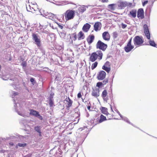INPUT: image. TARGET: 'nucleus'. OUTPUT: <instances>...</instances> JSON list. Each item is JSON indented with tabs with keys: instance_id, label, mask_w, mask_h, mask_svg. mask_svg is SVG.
Wrapping results in <instances>:
<instances>
[{
	"instance_id": "27",
	"label": "nucleus",
	"mask_w": 157,
	"mask_h": 157,
	"mask_svg": "<svg viewBox=\"0 0 157 157\" xmlns=\"http://www.w3.org/2000/svg\"><path fill=\"white\" fill-rule=\"evenodd\" d=\"M106 117L108 120L113 119L115 118L113 114H109L108 112H107Z\"/></svg>"
},
{
	"instance_id": "3",
	"label": "nucleus",
	"mask_w": 157,
	"mask_h": 157,
	"mask_svg": "<svg viewBox=\"0 0 157 157\" xmlns=\"http://www.w3.org/2000/svg\"><path fill=\"white\" fill-rule=\"evenodd\" d=\"M134 44L136 47L142 46L144 42V40L142 36H136L133 40Z\"/></svg>"
},
{
	"instance_id": "52",
	"label": "nucleus",
	"mask_w": 157,
	"mask_h": 157,
	"mask_svg": "<svg viewBox=\"0 0 157 157\" xmlns=\"http://www.w3.org/2000/svg\"><path fill=\"white\" fill-rule=\"evenodd\" d=\"M1 68H2L1 66V65H0V70H1Z\"/></svg>"
},
{
	"instance_id": "37",
	"label": "nucleus",
	"mask_w": 157,
	"mask_h": 157,
	"mask_svg": "<svg viewBox=\"0 0 157 157\" xmlns=\"http://www.w3.org/2000/svg\"><path fill=\"white\" fill-rule=\"evenodd\" d=\"M114 5H115V4H112L109 5V6L110 7L111 9L114 10L115 9V8L114 7Z\"/></svg>"
},
{
	"instance_id": "11",
	"label": "nucleus",
	"mask_w": 157,
	"mask_h": 157,
	"mask_svg": "<svg viewBox=\"0 0 157 157\" xmlns=\"http://www.w3.org/2000/svg\"><path fill=\"white\" fill-rule=\"evenodd\" d=\"M101 96L104 101L107 102L108 100L109 99V97L107 90H103L102 92Z\"/></svg>"
},
{
	"instance_id": "33",
	"label": "nucleus",
	"mask_w": 157,
	"mask_h": 157,
	"mask_svg": "<svg viewBox=\"0 0 157 157\" xmlns=\"http://www.w3.org/2000/svg\"><path fill=\"white\" fill-rule=\"evenodd\" d=\"M102 85H103L102 82H98L97 83L96 86L97 87H98V88H99L102 86Z\"/></svg>"
},
{
	"instance_id": "25",
	"label": "nucleus",
	"mask_w": 157,
	"mask_h": 157,
	"mask_svg": "<svg viewBox=\"0 0 157 157\" xmlns=\"http://www.w3.org/2000/svg\"><path fill=\"white\" fill-rule=\"evenodd\" d=\"M106 117L104 116L103 114H101L100 118L99 117V122L100 123H102V122L106 121Z\"/></svg>"
},
{
	"instance_id": "53",
	"label": "nucleus",
	"mask_w": 157,
	"mask_h": 157,
	"mask_svg": "<svg viewBox=\"0 0 157 157\" xmlns=\"http://www.w3.org/2000/svg\"><path fill=\"white\" fill-rule=\"evenodd\" d=\"M29 7H30H30H31V6H30V5H29Z\"/></svg>"
},
{
	"instance_id": "14",
	"label": "nucleus",
	"mask_w": 157,
	"mask_h": 157,
	"mask_svg": "<svg viewBox=\"0 0 157 157\" xmlns=\"http://www.w3.org/2000/svg\"><path fill=\"white\" fill-rule=\"evenodd\" d=\"M102 25L101 23L100 22H95L94 25V29L96 31H98V30H100L101 28Z\"/></svg>"
},
{
	"instance_id": "6",
	"label": "nucleus",
	"mask_w": 157,
	"mask_h": 157,
	"mask_svg": "<svg viewBox=\"0 0 157 157\" xmlns=\"http://www.w3.org/2000/svg\"><path fill=\"white\" fill-rule=\"evenodd\" d=\"M111 64L109 61H106L102 66V68L107 73H109L111 70Z\"/></svg>"
},
{
	"instance_id": "46",
	"label": "nucleus",
	"mask_w": 157,
	"mask_h": 157,
	"mask_svg": "<svg viewBox=\"0 0 157 157\" xmlns=\"http://www.w3.org/2000/svg\"><path fill=\"white\" fill-rule=\"evenodd\" d=\"M87 108L90 111V110H90L91 106L90 105L88 106L87 107Z\"/></svg>"
},
{
	"instance_id": "5",
	"label": "nucleus",
	"mask_w": 157,
	"mask_h": 157,
	"mask_svg": "<svg viewBox=\"0 0 157 157\" xmlns=\"http://www.w3.org/2000/svg\"><path fill=\"white\" fill-rule=\"evenodd\" d=\"M132 38L130 39L127 45L124 47V49L126 52H129L133 49L134 46L132 44Z\"/></svg>"
},
{
	"instance_id": "39",
	"label": "nucleus",
	"mask_w": 157,
	"mask_h": 157,
	"mask_svg": "<svg viewBox=\"0 0 157 157\" xmlns=\"http://www.w3.org/2000/svg\"><path fill=\"white\" fill-rule=\"evenodd\" d=\"M82 95L81 94V92H78V94H77V97L79 98H81L82 97Z\"/></svg>"
},
{
	"instance_id": "2",
	"label": "nucleus",
	"mask_w": 157,
	"mask_h": 157,
	"mask_svg": "<svg viewBox=\"0 0 157 157\" xmlns=\"http://www.w3.org/2000/svg\"><path fill=\"white\" fill-rule=\"evenodd\" d=\"M64 17L66 21H68L74 18L75 15V11L74 10H67L64 13Z\"/></svg>"
},
{
	"instance_id": "44",
	"label": "nucleus",
	"mask_w": 157,
	"mask_h": 157,
	"mask_svg": "<svg viewBox=\"0 0 157 157\" xmlns=\"http://www.w3.org/2000/svg\"><path fill=\"white\" fill-rule=\"evenodd\" d=\"M101 2H102V3H105V2H108V0H101Z\"/></svg>"
},
{
	"instance_id": "1",
	"label": "nucleus",
	"mask_w": 157,
	"mask_h": 157,
	"mask_svg": "<svg viewBox=\"0 0 157 157\" xmlns=\"http://www.w3.org/2000/svg\"><path fill=\"white\" fill-rule=\"evenodd\" d=\"M103 54L100 50H97L90 55L89 60L90 62H94L96 60L100 61L102 59Z\"/></svg>"
},
{
	"instance_id": "21",
	"label": "nucleus",
	"mask_w": 157,
	"mask_h": 157,
	"mask_svg": "<svg viewBox=\"0 0 157 157\" xmlns=\"http://www.w3.org/2000/svg\"><path fill=\"white\" fill-rule=\"evenodd\" d=\"M91 122L93 125H97V124H100L99 117L92 118L91 120Z\"/></svg>"
},
{
	"instance_id": "15",
	"label": "nucleus",
	"mask_w": 157,
	"mask_h": 157,
	"mask_svg": "<svg viewBox=\"0 0 157 157\" xmlns=\"http://www.w3.org/2000/svg\"><path fill=\"white\" fill-rule=\"evenodd\" d=\"M65 101L67 102L66 103V107L67 109H69V108L71 107L73 103V101L71 100L69 97L67 98Z\"/></svg>"
},
{
	"instance_id": "36",
	"label": "nucleus",
	"mask_w": 157,
	"mask_h": 157,
	"mask_svg": "<svg viewBox=\"0 0 157 157\" xmlns=\"http://www.w3.org/2000/svg\"><path fill=\"white\" fill-rule=\"evenodd\" d=\"M108 82V80L107 79H105L103 80V81H102V85H106V83Z\"/></svg>"
},
{
	"instance_id": "28",
	"label": "nucleus",
	"mask_w": 157,
	"mask_h": 157,
	"mask_svg": "<svg viewBox=\"0 0 157 157\" xmlns=\"http://www.w3.org/2000/svg\"><path fill=\"white\" fill-rule=\"evenodd\" d=\"M98 65V62L97 61H95L91 65V68L92 70L94 69Z\"/></svg>"
},
{
	"instance_id": "35",
	"label": "nucleus",
	"mask_w": 157,
	"mask_h": 157,
	"mask_svg": "<svg viewBox=\"0 0 157 157\" xmlns=\"http://www.w3.org/2000/svg\"><path fill=\"white\" fill-rule=\"evenodd\" d=\"M27 145L26 144H21V143H19L18 145L20 147H24V146H25Z\"/></svg>"
},
{
	"instance_id": "34",
	"label": "nucleus",
	"mask_w": 157,
	"mask_h": 157,
	"mask_svg": "<svg viewBox=\"0 0 157 157\" xmlns=\"http://www.w3.org/2000/svg\"><path fill=\"white\" fill-rule=\"evenodd\" d=\"M118 36L117 32H114L113 33V37L114 38H116Z\"/></svg>"
},
{
	"instance_id": "26",
	"label": "nucleus",
	"mask_w": 157,
	"mask_h": 157,
	"mask_svg": "<svg viewBox=\"0 0 157 157\" xmlns=\"http://www.w3.org/2000/svg\"><path fill=\"white\" fill-rule=\"evenodd\" d=\"M101 110L102 113L105 114L107 116L108 112L107 108H105V107H101Z\"/></svg>"
},
{
	"instance_id": "19",
	"label": "nucleus",
	"mask_w": 157,
	"mask_h": 157,
	"mask_svg": "<svg viewBox=\"0 0 157 157\" xmlns=\"http://www.w3.org/2000/svg\"><path fill=\"white\" fill-rule=\"evenodd\" d=\"M128 5H129V4L127 2H120L118 5V7L121 9H122V8L126 7V6H128Z\"/></svg>"
},
{
	"instance_id": "16",
	"label": "nucleus",
	"mask_w": 157,
	"mask_h": 157,
	"mask_svg": "<svg viewBox=\"0 0 157 157\" xmlns=\"http://www.w3.org/2000/svg\"><path fill=\"white\" fill-rule=\"evenodd\" d=\"M137 17L139 18L143 19L144 18V11L142 9H140L137 11Z\"/></svg>"
},
{
	"instance_id": "12",
	"label": "nucleus",
	"mask_w": 157,
	"mask_h": 157,
	"mask_svg": "<svg viewBox=\"0 0 157 157\" xmlns=\"http://www.w3.org/2000/svg\"><path fill=\"white\" fill-rule=\"evenodd\" d=\"M144 33L147 37V38L150 40V33L147 25H146V24L144 25Z\"/></svg>"
},
{
	"instance_id": "31",
	"label": "nucleus",
	"mask_w": 157,
	"mask_h": 157,
	"mask_svg": "<svg viewBox=\"0 0 157 157\" xmlns=\"http://www.w3.org/2000/svg\"><path fill=\"white\" fill-rule=\"evenodd\" d=\"M35 129L36 131L39 132L41 134V132H40V127L36 126L35 127Z\"/></svg>"
},
{
	"instance_id": "29",
	"label": "nucleus",
	"mask_w": 157,
	"mask_h": 157,
	"mask_svg": "<svg viewBox=\"0 0 157 157\" xmlns=\"http://www.w3.org/2000/svg\"><path fill=\"white\" fill-rule=\"evenodd\" d=\"M86 10V8L84 7H80L78 8V11L80 12L83 13Z\"/></svg>"
},
{
	"instance_id": "54",
	"label": "nucleus",
	"mask_w": 157,
	"mask_h": 157,
	"mask_svg": "<svg viewBox=\"0 0 157 157\" xmlns=\"http://www.w3.org/2000/svg\"><path fill=\"white\" fill-rule=\"evenodd\" d=\"M27 10H28V8H27Z\"/></svg>"
},
{
	"instance_id": "20",
	"label": "nucleus",
	"mask_w": 157,
	"mask_h": 157,
	"mask_svg": "<svg viewBox=\"0 0 157 157\" xmlns=\"http://www.w3.org/2000/svg\"><path fill=\"white\" fill-rule=\"evenodd\" d=\"M45 16L46 18L52 20H54L55 18V17L56 16L55 14L52 13H48L45 14Z\"/></svg>"
},
{
	"instance_id": "49",
	"label": "nucleus",
	"mask_w": 157,
	"mask_h": 157,
	"mask_svg": "<svg viewBox=\"0 0 157 157\" xmlns=\"http://www.w3.org/2000/svg\"><path fill=\"white\" fill-rule=\"evenodd\" d=\"M46 0L47 1H48L49 2H52V1H54V0Z\"/></svg>"
},
{
	"instance_id": "43",
	"label": "nucleus",
	"mask_w": 157,
	"mask_h": 157,
	"mask_svg": "<svg viewBox=\"0 0 157 157\" xmlns=\"http://www.w3.org/2000/svg\"><path fill=\"white\" fill-rule=\"evenodd\" d=\"M22 65L24 67H25L26 66V63L23 62L22 63Z\"/></svg>"
},
{
	"instance_id": "41",
	"label": "nucleus",
	"mask_w": 157,
	"mask_h": 157,
	"mask_svg": "<svg viewBox=\"0 0 157 157\" xmlns=\"http://www.w3.org/2000/svg\"><path fill=\"white\" fill-rule=\"evenodd\" d=\"M30 81L32 83H33V82H35L34 78H30Z\"/></svg>"
},
{
	"instance_id": "45",
	"label": "nucleus",
	"mask_w": 157,
	"mask_h": 157,
	"mask_svg": "<svg viewBox=\"0 0 157 157\" xmlns=\"http://www.w3.org/2000/svg\"><path fill=\"white\" fill-rule=\"evenodd\" d=\"M57 24L59 26V28H61V29L63 28V26L62 25H59V24L58 23H57Z\"/></svg>"
},
{
	"instance_id": "9",
	"label": "nucleus",
	"mask_w": 157,
	"mask_h": 157,
	"mask_svg": "<svg viewBox=\"0 0 157 157\" xmlns=\"http://www.w3.org/2000/svg\"><path fill=\"white\" fill-rule=\"evenodd\" d=\"M100 90L99 88H95L93 89L91 95L95 98H98L99 96Z\"/></svg>"
},
{
	"instance_id": "8",
	"label": "nucleus",
	"mask_w": 157,
	"mask_h": 157,
	"mask_svg": "<svg viewBox=\"0 0 157 157\" xmlns=\"http://www.w3.org/2000/svg\"><path fill=\"white\" fill-rule=\"evenodd\" d=\"M33 39L34 40L36 44L38 46H41V41L40 38H38L37 34L33 33L32 34Z\"/></svg>"
},
{
	"instance_id": "10",
	"label": "nucleus",
	"mask_w": 157,
	"mask_h": 157,
	"mask_svg": "<svg viewBox=\"0 0 157 157\" xmlns=\"http://www.w3.org/2000/svg\"><path fill=\"white\" fill-rule=\"evenodd\" d=\"M106 73L104 71L102 70L99 72L97 76V78L98 80H102L105 78L106 77Z\"/></svg>"
},
{
	"instance_id": "13",
	"label": "nucleus",
	"mask_w": 157,
	"mask_h": 157,
	"mask_svg": "<svg viewBox=\"0 0 157 157\" xmlns=\"http://www.w3.org/2000/svg\"><path fill=\"white\" fill-rule=\"evenodd\" d=\"M102 38L105 40L108 41L110 39V35L108 31H105L102 34Z\"/></svg>"
},
{
	"instance_id": "47",
	"label": "nucleus",
	"mask_w": 157,
	"mask_h": 157,
	"mask_svg": "<svg viewBox=\"0 0 157 157\" xmlns=\"http://www.w3.org/2000/svg\"><path fill=\"white\" fill-rule=\"evenodd\" d=\"M9 144L10 146H13L14 145V143L13 142L9 143Z\"/></svg>"
},
{
	"instance_id": "24",
	"label": "nucleus",
	"mask_w": 157,
	"mask_h": 157,
	"mask_svg": "<svg viewBox=\"0 0 157 157\" xmlns=\"http://www.w3.org/2000/svg\"><path fill=\"white\" fill-rule=\"evenodd\" d=\"M70 38L72 39V40H71V43H73V40L74 41L76 40L77 39V35L76 33H73V34H71L70 36Z\"/></svg>"
},
{
	"instance_id": "50",
	"label": "nucleus",
	"mask_w": 157,
	"mask_h": 157,
	"mask_svg": "<svg viewBox=\"0 0 157 157\" xmlns=\"http://www.w3.org/2000/svg\"><path fill=\"white\" fill-rule=\"evenodd\" d=\"M21 1H24L26 2H29V0H21Z\"/></svg>"
},
{
	"instance_id": "48",
	"label": "nucleus",
	"mask_w": 157,
	"mask_h": 157,
	"mask_svg": "<svg viewBox=\"0 0 157 157\" xmlns=\"http://www.w3.org/2000/svg\"><path fill=\"white\" fill-rule=\"evenodd\" d=\"M64 3L65 5H67V4H69V2L68 1L64 2Z\"/></svg>"
},
{
	"instance_id": "23",
	"label": "nucleus",
	"mask_w": 157,
	"mask_h": 157,
	"mask_svg": "<svg viewBox=\"0 0 157 157\" xmlns=\"http://www.w3.org/2000/svg\"><path fill=\"white\" fill-rule=\"evenodd\" d=\"M128 15H131L132 17L134 18L136 17V10L133 9V10H131L129 12Z\"/></svg>"
},
{
	"instance_id": "38",
	"label": "nucleus",
	"mask_w": 157,
	"mask_h": 157,
	"mask_svg": "<svg viewBox=\"0 0 157 157\" xmlns=\"http://www.w3.org/2000/svg\"><path fill=\"white\" fill-rule=\"evenodd\" d=\"M121 25L122 26V28L123 29H124L127 26V25H126V24L122 23L121 24Z\"/></svg>"
},
{
	"instance_id": "17",
	"label": "nucleus",
	"mask_w": 157,
	"mask_h": 157,
	"mask_svg": "<svg viewBox=\"0 0 157 157\" xmlns=\"http://www.w3.org/2000/svg\"><path fill=\"white\" fill-rule=\"evenodd\" d=\"M91 27V25L88 23L85 24L83 26L82 29L85 32H87Z\"/></svg>"
},
{
	"instance_id": "30",
	"label": "nucleus",
	"mask_w": 157,
	"mask_h": 157,
	"mask_svg": "<svg viewBox=\"0 0 157 157\" xmlns=\"http://www.w3.org/2000/svg\"><path fill=\"white\" fill-rule=\"evenodd\" d=\"M149 43L151 46H154V47H157L154 41L150 40L149 41Z\"/></svg>"
},
{
	"instance_id": "22",
	"label": "nucleus",
	"mask_w": 157,
	"mask_h": 157,
	"mask_svg": "<svg viewBox=\"0 0 157 157\" xmlns=\"http://www.w3.org/2000/svg\"><path fill=\"white\" fill-rule=\"evenodd\" d=\"M78 40H83L85 37V36L82 31H80L78 33Z\"/></svg>"
},
{
	"instance_id": "18",
	"label": "nucleus",
	"mask_w": 157,
	"mask_h": 157,
	"mask_svg": "<svg viewBox=\"0 0 157 157\" xmlns=\"http://www.w3.org/2000/svg\"><path fill=\"white\" fill-rule=\"evenodd\" d=\"M95 39V36L94 35H91L89 36L88 37L87 40L89 44H90L93 42Z\"/></svg>"
},
{
	"instance_id": "40",
	"label": "nucleus",
	"mask_w": 157,
	"mask_h": 157,
	"mask_svg": "<svg viewBox=\"0 0 157 157\" xmlns=\"http://www.w3.org/2000/svg\"><path fill=\"white\" fill-rule=\"evenodd\" d=\"M148 1H144V2L143 3H142V4H143V6H144V5H146V4H147V3H148Z\"/></svg>"
},
{
	"instance_id": "4",
	"label": "nucleus",
	"mask_w": 157,
	"mask_h": 157,
	"mask_svg": "<svg viewBox=\"0 0 157 157\" xmlns=\"http://www.w3.org/2000/svg\"><path fill=\"white\" fill-rule=\"evenodd\" d=\"M96 47L97 48H99V50H102L103 51H105L108 47L106 44L102 42L101 41L99 40L97 43L96 44Z\"/></svg>"
},
{
	"instance_id": "32",
	"label": "nucleus",
	"mask_w": 157,
	"mask_h": 157,
	"mask_svg": "<svg viewBox=\"0 0 157 157\" xmlns=\"http://www.w3.org/2000/svg\"><path fill=\"white\" fill-rule=\"evenodd\" d=\"M49 105L50 107H52L54 105V102L52 99H50L49 100Z\"/></svg>"
},
{
	"instance_id": "7",
	"label": "nucleus",
	"mask_w": 157,
	"mask_h": 157,
	"mask_svg": "<svg viewBox=\"0 0 157 157\" xmlns=\"http://www.w3.org/2000/svg\"><path fill=\"white\" fill-rule=\"evenodd\" d=\"M30 112L29 114L31 115H33L35 117H37L40 120H43V117L39 114V112L37 111H35L33 109H30Z\"/></svg>"
},
{
	"instance_id": "42",
	"label": "nucleus",
	"mask_w": 157,
	"mask_h": 157,
	"mask_svg": "<svg viewBox=\"0 0 157 157\" xmlns=\"http://www.w3.org/2000/svg\"><path fill=\"white\" fill-rule=\"evenodd\" d=\"M30 10L29 11H31V12H33L34 11V10H35V9H34V8H33V7H32V9H31V8H30Z\"/></svg>"
},
{
	"instance_id": "51",
	"label": "nucleus",
	"mask_w": 157,
	"mask_h": 157,
	"mask_svg": "<svg viewBox=\"0 0 157 157\" xmlns=\"http://www.w3.org/2000/svg\"><path fill=\"white\" fill-rule=\"evenodd\" d=\"M12 60V58L11 57L9 58V61H10V60Z\"/></svg>"
}]
</instances>
